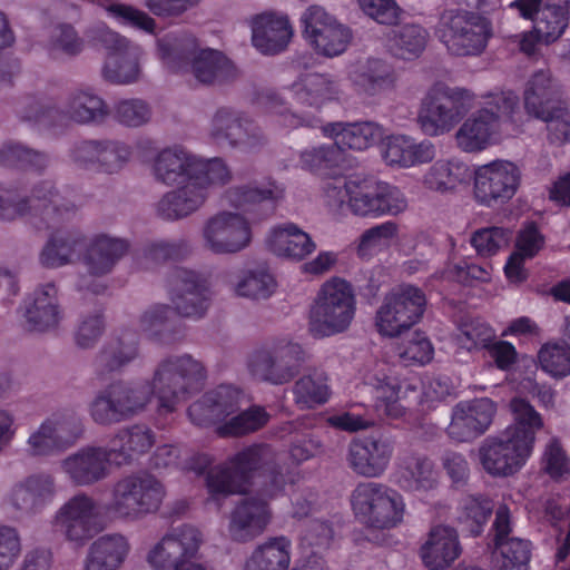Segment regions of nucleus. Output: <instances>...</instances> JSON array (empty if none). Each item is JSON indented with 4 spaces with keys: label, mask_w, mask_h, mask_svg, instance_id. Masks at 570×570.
<instances>
[{
    "label": "nucleus",
    "mask_w": 570,
    "mask_h": 570,
    "mask_svg": "<svg viewBox=\"0 0 570 570\" xmlns=\"http://www.w3.org/2000/svg\"><path fill=\"white\" fill-rule=\"evenodd\" d=\"M206 368L190 354L171 355L161 360L151 381L118 380L99 390L88 404L94 423L109 428L129 421L142 412L156 394L161 407L173 411L176 403L202 389Z\"/></svg>",
    "instance_id": "obj_1"
},
{
    "label": "nucleus",
    "mask_w": 570,
    "mask_h": 570,
    "mask_svg": "<svg viewBox=\"0 0 570 570\" xmlns=\"http://www.w3.org/2000/svg\"><path fill=\"white\" fill-rule=\"evenodd\" d=\"M79 197L69 187L58 188L55 181L36 183L29 196H20L16 189L0 188V219L14 220L27 216L38 228L58 229L72 220L79 212Z\"/></svg>",
    "instance_id": "obj_2"
},
{
    "label": "nucleus",
    "mask_w": 570,
    "mask_h": 570,
    "mask_svg": "<svg viewBox=\"0 0 570 570\" xmlns=\"http://www.w3.org/2000/svg\"><path fill=\"white\" fill-rule=\"evenodd\" d=\"M356 312L352 285L333 277L320 288L309 311L308 331L316 338L344 333L351 326Z\"/></svg>",
    "instance_id": "obj_3"
},
{
    "label": "nucleus",
    "mask_w": 570,
    "mask_h": 570,
    "mask_svg": "<svg viewBox=\"0 0 570 570\" xmlns=\"http://www.w3.org/2000/svg\"><path fill=\"white\" fill-rule=\"evenodd\" d=\"M474 95L461 87L434 83L421 100L417 124L430 137L450 132L473 106Z\"/></svg>",
    "instance_id": "obj_4"
},
{
    "label": "nucleus",
    "mask_w": 570,
    "mask_h": 570,
    "mask_svg": "<svg viewBox=\"0 0 570 570\" xmlns=\"http://www.w3.org/2000/svg\"><path fill=\"white\" fill-rule=\"evenodd\" d=\"M275 454L268 444H253L236 453L225 464L210 469L206 478L210 498L219 500L244 492L256 473H263L274 464Z\"/></svg>",
    "instance_id": "obj_5"
},
{
    "label": "nucleus",
    "mask_w": 570,
    "mask_h": 570,
    "mask_svg": "<svg viewBox=\"0 0 570 570\" xmlns=\"http://www.w3.org/2000/svg\"><path fill=\"white\" fill-rule=\"evenodd\" d=\"M435 35L449 53L458 57L478 56L491 37V23L480 12L444 9L440 13Z\"/></svg>",
    "instance_id": "obj_6"
},
{
    "label": "nucleus",
    "mask_w": 570,
    "mask_h": 570,
    "mask_svg": "<svg viewBox=\"0 0 570 570\" xmlns=\"http://www.w3.org/2000/svg\"><path fill=\"white\" fill-rule=\"evenodd\" d=\"M351 505L362 524L377 530L397 527L405 513L402 494L376 481L360 482L351 493Z\"/></svg>",
    "instance_id": "obj_7"
},
{
    "label": "nucleus",
    "mask_w": 570,
    "mask_h": 570,
    "mask_svg": "<svg viewBox=\"0 0 570 570\" xmlns=\"http://www.w3.org/2000/svg\"><path fill=\"white\" fill-rule=\"evenodd\" d=\"M164 498V485L153 474H129L112 485L108 511L117 519L138 521L158 511Z\"/></svg>",
    "instance_id": "obj_8"
},
{
    "label": "nucleus",
    "mask_w": 570,
    "mask_h": 570,
    "mask_svg": "<svg viewBox=\"0 0 570 570\" xmlns=\"http://www.w3.org/2000/svg\"><path fill=\"white\" fill-rule=\"evenodd\" d=\"M88 41L95 47L106 50V58L101 69L105 80L112 83H130L138 79L140 73L139 59L141 48L109 28L106 23H97L86 30Z\"/></svg>",
    "instance_id": "obj_9"
},
{
    "label": "nucleus",
    "mask_w": 570,
    "mask_h": 570,
    "mask_svg": "<svg viewBox=\"0 0 570 570\" xmlns=\"http://www.w3.org/2000/svg\"><path fill=\"white\" fill-rule=\"evenodd\" d=\"M306 358L301 344L278 338L253 351L247 360V368L261 382L283 385L299 373Z\"/></svg>",
    "instance_id": "obj_10"
},
{
    "label": "nucleus",
    "mask_w": 570,
    "mask_h": 570,
    "mask_svg": "<svg viewBox=\"0 0 570 570\" xmlns=\"http://www.w3.org/2000/svg\"><path fill=\"white\" fill-rule=\"evenodd\" d=\"M425 304V295L417 287L406 285L392 291L376 311L377 332L387 337L401 335L420 321Z\"/></svg>",
    "instance_id": "obj_11"
},
{
    "label": "nucleus",
    "mask_w": 570,
    "mask_h": 570,
    "mask_svg": "<svg viewBox=\"0 0 570 570\" xmlns=\"http://www.w3.org/2000/svg\"><path fill=\"white\" fill-rule=\"evenodd\" d=\"M215 166L228 167L222 158L203 159L179 145L160 150L153 160L155 179L167 186L199 180Z\"/></svg>",
    "instance_id": "obj_12"
},
{
    "label": "nucleus",
    "mask_w": 570,
    "mask_h": 570,
    "mask_svg": "<svg viewBox=\"0 0 570 570\" xmlns=\"http://www.w3.org/2000/svg\"><path fill=\"white\" fill-rule=\"evenodd\" d=\"M200 542V532L196 528H175L148 553V561L156 570H205L191 560Z\"/></svg>",
    "instance_id": "obj_13"
},
{
    "label": "nucleus",
    "mask_w": 570,
    "mask_h": 570,
    "mask_svg": "<svg viewBox=\"0 0 570 570\" xmlns=\"http://www.w3.org/2000/svg\"><path fill=\"white\" fill-rule=\"evenodd\" d=\"M301 22L306 41L324 57L342 55L351 42L350 28L338 22L323 7L309 6L302 14Z\"/></svg>",
    "instance_id": "obj_14"
},
{
    "label": "nucleus",
    "mask_w": 570,
    "mask_h": 570,
    "mask_svg": "<svg viewBox=\"0 0 570 570\" xmlns=\"http://www.w3.org/2000/svg\"><path fill=\"white\" fill-rule=\"evenodd\" d=\"M202 237L204 247L213 254H236L249 246L252 229L243 214L222 210L204 223Z\"/></svg>",
    "instance_id": "obj_15"
},
{
    "label": "nucleus",
    "mask_w": 570,
    "mask_h": 570,
    "mask_svg": "<svg viewBox=\"0 0 570 570\" xmlns=\"http://www.w3.org/2000/svg\"><path fill=\"white\" fill-rule=\"evenodd\" d=\"M514 432L503 431L487 436L480 444L478 455L484 471L492 476H509L517 473L530 456L532 449L520 441Z\"/></svg>",
    "instance_id": "obj_16"
},
{
    "label": "nucleus",
    "mask_w": 570,
    "mask_h": 570,
    "mask_svg": "<svg viewBox=\"0 0 570 570\" xmlns=\"http://www.w3.org/2000/svg\"><path fill=\"white\" fill-rule=\"evenodd\" d=\"M68 155L78 168L112 175L130 160L132 150L126 142L116 139H85L76 141Z\"/></svg>",
    "instance_id": "obj_17"
},
{
    "label": "nucleus",
    "mask_w": 570,
    "mask_h": 570,
    "mask_svg": "<svg viewBox=\"0 0 570 570\" xmlns=\"http://www.w3.org/2000/svg\"><path fill=\"white\" fill-rule=\"evenodd\" d=\"M406 206L403 194L396 187L375 180H356L347 203L353 215L371 218L397 215Z\"/></svg>",
    "instance_id": "obj_18"
},
{
    "label": "nucleus",
    "mask_w": 570,
    "mask_h": 570,
    "mask_svg": "<svg viewBox=\"0 0 570 570\" xmlns=\"http://www.w3.org/2000/svg\"><path fill=\"white\" fill-rule=\"evenodd\" d=\"M520 169L512 163L497 160L479 167L474 175L473 194L476 202L488 207L503 205L517 193Z\"/></svg>",
    "instance_id": "obj_19"
},
{
    "label": "nucleus",
    "mask_w": 570,
    "mask_h": 570,
    "mask_svg": "<svg viewBox=\"0 0 570 570\" xmlns=\"http://www.w3.org/2000/svg\"><path fill=\"white\" fill-rule=\"evenodd\" d=\"M173 311L183 318L200 320L209 307L206 281L196 272L175 267L168 278Z\"/></svg>",
    "instance_id": "obj_20"
},
{
    "label": "nucleus",
    "mask_w": 570,
    "mask_h": 570,
    "mask_svg": "<svg viewBox=\"0 0 570 570\" xmlns=\"http://www.w3.org/2000/svg\"><path fill=\"white\" fill-rule=\"evenodd\" d=\"M394 453V441L386 435L353 439L346 452L348 468L357 475L374 479L385 473Z\"/></svg>",
    "instance_id": "obj_21"
},
{
    "label": "nucleus",
    "mask_w": 570,
    "mask_h": 570,
    "mask_svg": "<svg viewBox=\"0 0 570 570\" xmlns=\"http://www.w3.org/2000/svg\"><path fill=\"white\" fill-rule=\"evenodd\" d=\"M285 189L274 180L265 185L252 184L234 186L225 190V202L253 220H263L274 215L278 203L284 198Z\"/></svg>",
    "instance_id": "obj_22"
},
{
    "label": "nucleus",
    "mask_w": 570,
    "mask_h": 570,
    "mask_svg": "<svg viewBox=\"0 0 570 570\" xmlns=\"http://www.w3.org/2000/svg\"><path fill=\"white\" fill-rule=\"evenodd\" d=\"M114 463L107 446L86 445L60 462L61 471L78 487H90L108 478Z\"/></svg>",
    "instance_id": "obj_23"
},
{
    "label": "nucleus",
    "mask_w": 570,
    "mask_h": 570,
    "mask_svg": "<svg viewBox=\"0 0 570 570\" xmlns=\"http://www.w3.org/2000/svg\"><path fill=\"white\" fill-rule=\"evenodd\" d=\"M495 412V403L488 397L459 402L452 410L448 435L458 442H471L485 433Z\"/></svg>",
    "instance_id": "obj_24"
},
{
    "label": "nucleus",
    "mask_w": 570,
    "mask_h": 570,
    "mask_svg": "<svg viewBox=\"0 0 570 570\" xmlns=\"http://www.w3.org/2000/svg\"><path fill=\"white\" fill-rule=\"evenodd\" d=\"M139 356V338L135 332L122 331L107 341L96 353L92 370L101 381L114 374H120Z\"/></svg>",
    "instance_id": "obj_25"
},
{
    "label": "nucleus",
    "mask_w": 570,
    "mask_h": 570,
    "mask_svg": "<svg viewBox=\"0 0 570 570\" xmlns=\"http://www.w3.org/2000/svg\"><path fill=\"white\" fill-rule=\"evenodd\" d=\"M242 399L240 390L222 384L194 402L188 407V415L193 423L199 426L224 421L239 410Z\"/></svg>",
    "instance_id": "obj_26"
},
{
    "label": "nucleus",
    "mask_w": 570,
    "mask_h": 570,
    "mask_svg": "<svg viewBox=\"0 0 570 570\" xmlns=\"http://www.w3.org/2000/svg\"><path fill=\"white\" fill-rule=\"evenodd\" d=\"M510 7L518 9L525 19H531L535 13L534 31L546 43L560 38L569 22L570 14L549 1L514 0Z\"/></svg>",
    "instance_id": "obj_27"
},
{
    "label": "nucleus",
    "mask_w": 570,
    "mask_h": 570,
    "mask_svg": "<svg viewBox=\"0 0 570 570\" xmlns=\"http://www.w3.org/2000/svg\"><path fill=\"white\" fill-rule=\"evenodd\" d=\"M268 522L266 501L245 498L232 511L228 532L234 541L248 542L263 533Z\"/></svg>",
    "instance_id": "obj_28"
},
{
    "label": "nucleus",
    "mask_w": 570,
    "mask_h": 570,
    "mask_svg": "<svg viewBox=\"0 0 570 570\" xmlns=\"http://www.w3.org/2000/svg\"><path fill=\"white\" fill-rule=\"evenodd\" d=\"M293 36L292 26L284 16L258 14L252 20V42L263 55H277L284 51Z\"/></svg>",
    "instance_id": "obj_29"
},
{
    "label": "nucleus",
    "mask_w": 570,
    "mask_h": 570,
    "mask_svg": "<svg viewBox=\"0 0 570 570\" xmlns=\"http://www.w3.org/2000/svg\"><path fill=\"white\" fill-rule=\"evenodd\" d=\"M190 70L195 79L205 86H224L239 78V70L222 51L206 48L191 59Z\"/></svg>",
    "instance_id": "obj_30"
},
{
    "label": "nucleus",
    "mask_w": 570,
    "mask_h": 570,
    "mask_svg": "<svg viewBox=\"0 0 570 570\" xmlns=\"http://www.w3.org/2000/svg\"><path fill=\"white\" fill-rule=\"evenodd\" d=\"M154 431L145 424H132L119 429L108 448L117 466L128 465L140 455L147 453L155 444Z\"/></svg>",
    "instance_id": "obj_31"
},
{
    "label": "nucleus",
    "mask_w": 570,
    "mask_h": 570,
    "mask_svg": "<svg viewBox=\"0 0 570 570\" xmlns=\"http://www.w3.org/2000/svg\"><path fill=\"white\" fill-rule=\"evenodd\" d=\"M58 289L52 283L41 285L33 293L32 303L26 309L27 328L31 332H47L56 328L62 318Z\"/></svg>",
    "instance_id": "obj_32"
},
{
    "label": "nucleus",
    "mask_w": 570,
    "mask_h": 570,
    "mask_svg": "<svg viewBox=\"0 0 570 570\" xmlns=\"http://www.w3.org/2000/svg\"><path fill=\"white\" fill-rule=\"evenodd\" d=\"M460 553L458 532L445 525L431 529L428 540L421 548V558L430 570H444Z\"/></svg>",
    "instance_id": "obj_33"
},
{
    "label": "nucleus",
    "mask_w": 570,
    "mask_h": 570,
    "mask_svg": "<svg viewBox=\"0 0 570 570\" xmlns=\"http://www.w3.org/2000/svg\"><path fill=\"white\" fill-rule=\"evenodd\" d=\"M86 247V238L79 230H57L47 240L39 255L40 264L57 268L73 263Z\"/></svg>",
    "instance_id": "obj_34"
},
{
    "label": "nucleus",
    "mask_w": 570,
    "mask_h": 570,
    "mask_svg": "<svg viewBox=\"0 0 570 570\" xmlns=\"http://www.w3.org/2000/svg\"><path fill=\"white\" fill-rule=\"evenodd\" d=\"M322 128L325 135L336 139L345 150H365L380 142L385 134L382 126L374 121L331 122Z\"/></svg>",
    "instance_id": "obj_35"
},
{
    "label": "nucleus",
    "mask_w": 570,
    "mask_h": 570,
    "mask_svg": "<svg viewBox=\"0 0 570 570\" xmlns=\"http://www.w3.org/2000/svg\"><path fill=\"white\" fill-rule=\"evenodd\" d=\"M233 174L229 167L215 166L210 174L199 180H189L179 184L175 189L186 217L197 212L208 198V189L215 186H224L230 183Z\"/></svg>",
    "instance_id": "obj_36"
},
{
    "label": "nucleus",
    "mask_w": 570,
    "mask_h": 570,
    "mask_svg": "<svg viewBox=\"0 0 570 570\" xmlns=\"http://www.w3.org/2000/svg\"><path fill=\"white\" fill-rule=\"evenodd\" d=\"M292 90L298 105L315 110L337 99L341 92L337 80L327 73H307L293 85Z\"/></svg>",
    "instance_id": "obj_37"
},
{
    "label": "nucleus",
    "mask_w": 570,
    "mask_h": 570,
    "mask_svg": "<svg viewBox=\"0 0 570 570\" xmlns=\"http://www.w3.org/2000/svg\"><path fill=\"white\" fill-rule=\"evenodd\" d=\"M60 111L62 112V119L67 118L79 125L101 124L109 116L108 105L100 96L89 89L72 91Z\"/></svg>",
    "instance_id": "obj_38"
},
{
    "label": "nucleus",
    "mask_w": 570,
    "mask_h": 570,
    "mask_svg": "<svg viewBox=\"0 0 570 570\" xmlns=\"http://www.w3.org/2000/svg\"><path fill=\"white\" fill-rule=\"evenodd\" d=\"M174 316L170 305L154 304L139 315L138 326L150 341L170 345L181 336L180 328L174 324Z\"/></svg>",
    "instance_id": "obj_39"
},
{
    "label": "nucleus",
    "mask_w": 570,
    "mask_h": 570,
    "mask_svg": "<svg viewBox=\"0 0 570 570\" xmlns=\"http://www.w3.org/2000/svg\"><path fill=\"white\" fill-rule=\"evenodd\" d=\"M268 246L275 255L294 261H303L316 249L311 236L293 223L275 227Z\"/></svg>",
    "instance_id": "obj_40"
},
{
    "label": "nucleus",
    "mask_w": 570,
    "mask_h": 570,
    "mask_svg": "<svg viewBox=\"0 0 570 570\" xmlns=\"http://www.w3.org/2000/svg\"><path fill=\"white\" fill-rule=\"evenodd\" d=\"M557 82L549 70H539L532 75L524 91V107L532 116H546L548 110L562 101Z\"/></svg>",
    "instance_id": "obj_41"
},
{
    "label": "nucleus",
    "mask_w": 570,
    "mask_h": 570,
    "mask_svg": "<svg viewBox=\"0 0 570 570\" xmlns=\"http://www.w3.org/2000/svg\"><path fill=\"white\" fill-rule=\"evenodd\" d=\"M127 249L126 240L108 235H98L86 248L85 265L91 275H105L112 269Z\"/></svg>",
    "instance_id": "obj_42"
},
{
    "label": "nucleus",
    "mask_w": 570,
    "mask_h": 570,
    "mask_svg": "<svg viewBox=\"0 0 570 570\" xmlns=\"http://www.w3.org/2000/svg\"><path fill=\"white\" fill-rule=\"evenodd\" d=\"M129 551V544L121 534L104 535L89 548L85 570H117Z\"/></svg>",
    "instance_id": "obj_43"
},
{
    "label": "nucleus",
    "mask_w": 570,
    "mask_h": 570,
    "mask_svg": "<svg viewBox=\"0 0 570 570\" xmlns=\"http://www.w3.org/2000/svg\"><path fill=\"white\" fill-rule=\"evenodd\" d=\"M53 494L55 483L50 475H31L14 488L12 503L21 511L36 512L50 501Z\"/></svg>",
    "instance_id": "obj_44"
},
{
    "label": "nucleus",
    "mask_w": 570,
    "mask_h": 570,
    "mask_svg": "<svg viewBox=\"0 0 570 570\" xmlns=\"http://www.w3.org/2000/svg\"><path fill=\"white\" fill-rule=\"evenodd\" d=\"M499 128L493 120L478 109L464 120L456 131L458 146L466 153L483 150Z\"/></svg>",
    "instance_id": "obj_45"
},
{
    "label": "nucleus",
    "mask_w": 570,
    "mask_h": 570,
    "mask_svg": "<svg viewBox=\"0 0 570 570\" xmlns=\"http://www.w3.org/2000/svg\"><path fill=\"white\" fill-rule=\"evenodd\" d=\"M397 482L406 490H429L435 484L433 463L426 456L406 454L399 461Z\"/></svg>",
    "instance_id": "obj_46"
},
{
    "label": "nucleus",
    "mask_w": 570,
    "mask_h": 570,
    "mask_svg": "<svg viewBox=\"0 0 570 570\" xmlns=\"http://www.w3.org/2000/svg\"><path fill=\"white\" fill-rule=\"evenodd\" d=\"M291 542L276 537L258 546L246 561L245 570H287L291 562Z\"/></svg>",
    "instance_id": "obj_47"
},
{
    "label": "nucleus",
    "mask_w": 570,
    "mask_h": 570,
    "mask_svg": "<svg viewBox=\"0 0 570 570\" xmlns=\"http://www.w3.org/2000/svg\"><path fill=\"white\" fill-rule=\"evenodd\" d=\"M429 40V32L421 26L410 23L392 30L387 46L393 56L413 60L422 55Z\"/></svg>",
    "instance_id": "obj_48"
},
{
    "label": "nucleus",
    "mask_w": 570,
    "mask_h": 570,
    "mask_svg": "<svg viewBox=\"0 0 570 570\" xmlns=\"http://www.w3.org/2000/svg\"><path fill=\"white\" fill-rule=\"evenodd\" d=\"M157 49L164 63L176 71L198 52V42L191 33L169 32L157 40Z\"/></svg>",
    "instance_id": "obj_49"
},
{
    "label": "nucleus",
    "mask_w": 570,
    "mask_h": 570,
    "mask_svg": "<svg viewBox=\"0 0 570 570\" xmlns=\"http://www.w3.org/2000/svg\"><path fill=\"white\" fill-rule=\"evenodd\" d=\"M294 401L301 409H313L327 402L331 395L328 376L323 370H311L293 385Z\"/></svg>",
    "instance_id": "obj_50"
},
{
    "label": "nucleus",
    "mask_w": 570,
    "mask_h": 570,
    "mask_svg": "<svg viewBox=\"0 0 570 570\" xmlns=\"http://www.w3.org/2000/svg\"><path fill=\"white\" fill-rule=\"evenodd\" d=\"M354 75L355 83L368 95L391 89L395 83L393 67L380 58H367L358 65Z\"/></svg>",
    "instance_id": "obj_51"
},
{
    "label": "nucleus",
    "mask_w": 570,
    "mask_h": 570,
    "mask_svg": "<svg viewBox=\"0 0 570 570\" xmlns=\"http://www.w3.org/2000/svg\"><path fill=\"white\" fill-rule=\"evenodd\" d=\"M249 120L238 111L219 108L212 120L210 136L217 144L238 149Z\"/></svg>",
    "instance_id": "obj_52"
},
{
    "label": "nucleus",
    "mask_w": 570,
    "mask_h": 570,
    "mask_svg": "<svg viewBox=\"0 0 570 570\" xmlns=\"http://www.w3.org/2000/svg\"><path fill=\"white\" fill-rule=\"evenodd\" d=\"M493 570H529L532 543L527 539L512 537L494 544Z\"/></svg>",
    "instance_id": "obj_53"
},
{
    "label": "nucleus",
    "mask_w": 570,
    "mask_h": 570,
    "mask_svg": "<svg viewBox=\"0 0 570 570\" xmlns=\"http://www.w3.org/2000/svg\"><path fill=\"white\" fill-rule=\"evenodd\" d=\"M301 163L304 168L320 175L328 169L344 168L350 165L346 150L336 139L332 144L304 150L301 154Z\"/></svg>",
    "instance_id": "obj_54"
},
{
    "label": "nucleus",
    "mask_w": 570,
    "mask_h": 570,
    "mask_svg": "<svg viewBox=\"0 0 570 570\" xmlns=\"http://www.w3.org/2000/svg\"><path fill=\"white\" fill-rule=\"evenodd\" d=\"M510 409L513 413L514 423L504 431L514 432L517 439L527 441V445L533 449L535 434L543 426L540 414L527 400L521 397L512 399Z\"/></svg>",
    "instance_id": "obj_55"
},
{
    "label": "nucleus",
    "mask_w": 570,
    "mask_h": 570,
    "mask_svg": "<svg viewBox=\"0 0 570 570\" xmlns=\"http://www.w3.org/2000/svg\"><path fill=\"white\" fill-rule=\"evenodd\" d=\"M17 114L22 120L45 126H55L62 120V112L52 99L31 95L18 101Z\"/></svg>",
    "instance_id": "obj_56"
},
{
    "label": "nucleus",
    "mask_w": 570,
    "mask_h": 570,
    "mask_svg": "<svg viewBox=\"0 0 570 570\" xmlns=\"http://www.w3.org/2000/svg\"><path fill=\"white\" fill-rule=\"evenodd\" d=\"M269 417V414L263 406L253 405L219 425L216 432L223 438L243 436L264 428L268 423Z\"/></svg>",
    "instance_id": "obj_57"
},
{
    "label": "nucleus",
    "mask_w": 570,
    "mask_h": 570,
    "mask_svg": "<svg viewBox=\"0 0 570 570\" xmlns=\"http://www.w3.org/2000/svg\"><path fill=\"white\" fill-rule=\"evenodd\" d=\"M47 422L51 426L63 451L73 446L78 440L82 438L85 432L81 415L72 409H63L52 414L47 419Z\"/></svg>",
    "instance_id": "obj_58"
},
{
    "label": "nucleus",
    "mask_w": 570,
    "mask_h": 570,
    "mask_svg": "<svg viewBox=\"0 0 570 570\" xmlns=\"http://www.w3.org/2000/svg\"><path fill=\"white\" fill-rule=\"evenodd\" d=\"M480 110L498 127L504 122H517L520 114L519 97L512 91L488 94Z\"/></svg>",
    "instance_id": "obj_59"
},
{
    "label": "nucleus",
    "mask_w": 570,
    "mask_h": 570,
    "mask_svg": "<svg viewBox=\"0 0 570 570\" xmlns=\"http://www.w3.org/2000/svg\"><path fill=\"white\" fill-rule=\"evenodd\" d=\"M466 176V167L459 163L436 161L424 177L428 188L436 191L453 190Z\"/></svg>",
    "instance_id": "obj_60"
},
{
    "label": "nucleus",
    "mask_w": 570,
    "mask_h": 570,
    "mask_svg": "<svg viewBox=\"0 0 570 570\" xmlns=\"http://www.w3.org/2000/svg\"><path fill=\"white\" fill-rule=\"evenodd\" d=\"M0 164L3 166L30 167L43 170L49 164V157L42 151L30 149L21 144H4L0 149Z\"/></svg>",
    "instance_id": "obj_61"
},
{
    "label": "nucleus",
    "mask_w": 570,
    "mask_h": 570,
    "mask_svg": "<svg viewBox=\"0 0 570 570\" xmlns=\"http://www.w3.org/2000/svg\"><path fill=\"white\" fill-rule=\"evenodd\" d=\"M275 279L265 267H257L248 271L242 281L236 285V293L239 296L252 299L268 298L275 289Z\"/></svg>",
    "instance_id": "obj_62"
},
{
    "label": "nucleus",
    "mask_w": 570,
    "mask_h": 570,
    "mask_svg": "<svg viewBox=\"0 0 570 570\" xmlns=\"http://www.w3.org/2000/svg\"><path fill=\"white\" fill-rule=\"evenodd\" d=\"M493 510V503L482 495H469L462 501L461 522L466 527L472 535L481 533L482 527L488 521Z\"/></svg>",
    "instance_id": "obj_63"
},
{
    "label": "nucleus",
    "mask_w": 570,
    "mask_h": 570,
    "mask_svg": "<svg viewBox=\"0 0 570 570\" xmlns=\"http://www.w3.org/2000/svg\"><path fill=\"white\" fill-rule=\"evenodd\" d=\"M538 360L541 368L552 377L562 379L570 374V347L564 343L544 344Z\"/></svg>",
    "instance_id": "obj_64"
}]
</instances>
